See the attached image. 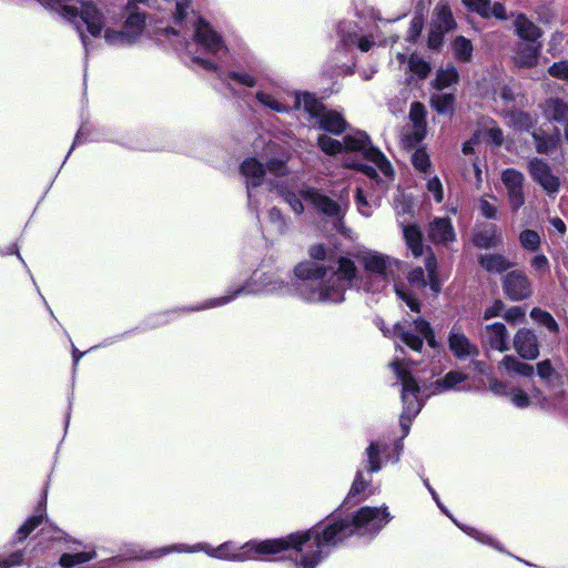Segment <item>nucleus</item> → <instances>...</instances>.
Masks as SVG:
<instances>
[{
    "instance_id": "obj_1",
    "label": "nucleus",
    "mask_w": 568,
    "mask_h": 568,
    "mask_svg": "<svg viewBox=\"0 0 568 568\" xmlns=\"http://www.w3.org/2000/svg\"><path fill=\"white\" fill-rule=\"evenodd\" d=\"M43 8L55 12L78 32L85 54L91 50V38L103 39L109 45H132L145 28V14L131 11L121 30L116 18L104 10L101 0H37Z\"/></svg>"
},
{
    "instance_id": "obj_2",
    "label": "nucleus",
    "mask_w": 568,
    "mask_h": 568,
    "mask_svg": "<svg viewBox=\"0 0 568 568\" xmlns=\"http://www.w3.org/2000/svg\"><path fill=\"white\" fill-rule=\"evenodd\" d=\"M392 519L388 508L362 507L352 519L332 517L325 526H314L305 531L294 532L297 540L300 559L297 568H316L331 549L352 535L374 537Z\"/></svg>"
},
{
    "instance_id": "obj_3",
    "label": "nucleus",
    "mask_w": 568,
    "mask_h": 568,
    "mask_svg": "<svg viewBox=\"0 0 568 568\" xmlns=\"http://www.w3.org/2000/svg\"><path fill=\"white\" fill-rule=\"evenodd\" d=\"M314 261L300 263L294 268L301 281L300 297L312 303H341L356 276L354 261L346 256H333L324 245L311 247Z\"/></svg>"
},
{
    "instance_id": "obj_4",
    "label": "nucleus",
    "mask_w": 568,
    "mask_h": 568,
    "mask_svg": "<svg viewBox=\"0 0 568 568\" xmlns=\"http://www.w3.org/2000/svg\"><path fill=\"white\" fill-rule=\"evenodd\" d=\"M294 534H291L284 538L265 539V540H250L236 547L232 541H226L217 547H212L207 542H197L189 546L186 544H176L169 547H164L154 551L156 557L168 555L171 552H205L207 556L227 561L244 562L250 560H257L262 556L277 555L287 549H294L298 552L297 540L294 538Z\"/></svg>"
},
{
    "instance_id": "obj_5",
    "label": "nucleus",
    "mask_w": 568,
    "mask_h": 568,
    "mask_svg": "<svg viewBox=\"0 0 568 568\" xmlns=\"http://www.w3.org/2000/svg\"><path fill=\"white\" fill-rule=\"evenodd\" d=\"M301 281L296 284L291 282L287 272L281 270L260 271L256 270L245 284L227 292V294L209 298L200 304L185 308L187 312H200L210 308L224 306L241 295H291L296 293L300 296Z\"/></svg>"
},
{
    "instance_id": "obj_6",
    "label": "nucleus",
    "mask_w": 568,
    "mask_h": 568,
    "mask_svg": "<svg viewBox=\"0 0 568 568\" xmlns=\"http://www.w3.org/2000/svg\"><path fill=\"white\" fill-rule=\"evenodd\" d=\"M358 263L364 268V275L357 280L358 287L371 293L381 292L399 274L403 263L377 251H363L357 255Z\"/></svg>"
},
{
    "instance_id": "obj_7",
    "label": "nucleus",
    "mask_w": 568,
    "mask_h": 568,
    "mask_svg": "<svg viewBox=\"0 0 568 568\" xmlns=\"http://www.w3.org/2000/svg\"><path fill=\"white\" fill-rule=\"evenodd\" d=\"M240 172L245 179L247 205L250 210L257 211L264 199L262 186L265 182L266 172L275 176L287 174V166L282 160H271L266 168L255 158L244 160L240 166Z\"/></svg>"
},
{
    "instance_id": "obj_8",
    "label": "nucleus",
    "mask_w": 568,
    "mask_h": 568,
    "mask_svg": "<svg viewBox=\"0 0 568 568\" xmlns=\"http://www.w3.org/2000/svg\"><path fill=\"white\" fill-rule=\"evenodd\" d=\"M294 108L301 112L311 125L333 134H341L346 130L347 123L342 113L326 108L315 95L304 92L294 95Z\"/></svg>"
},
{
    "instance_id": "obj_9",
    "label": "nucleus",
    "mask_w": 568,
    "mask_h": 568,
    "mask_svg": "<svg viewBox=\"0 0 568 568\" xmlns=\"http://www.w3.org/2000/svg\"><path fill=\"white\" fill-rule=\"evenodd\" d=\"M390 367L402 385L403 413L399 425L403 430V437H405L409 433L413 419L423 407V403L418 399L419 385L412 376L406 361L396 358L390 363Z\"/></svg>"
},
{
    "instance_id": "obj_10",
    "label": "nucleus",
    "mask_w": 568,
    "mask_h": 568,
    "mask_svg": "<svg viewBox=\"0 0 568 568\" xmlns=\"http://www.w3.org/2000/svg\"><path fill=\"white\" fill-rule=\"evenodd\" d=\"M331 195L311 185L301 187V196L318 214L331 219L333 222H342L349 206V190L343 187L338 192L331 191Z\"/></svg>"
},
{
    "instance_id": "obj_11",
    "label": "nucleus",
    "mask_w": 568,
    "mask_h": 568,
    "mask_svg": "<svg viewBox=\"0 0 568 568\" xmlns=\"http://www.w3.org/2000/svg\"><path fill=\"white\" fill-rule=\"evenodd\" d=\"M339 42L336 47L334 60H336V73L338 75L352 74L355 63L353 58L348 61H341L339 55L351 52L353 48H358L362 52H367L375 41L363 33L361 27L352 21H343L338 24Z\"/></svg>"
},
{
    "instance_id": "obj_12",
    "label": "nucleus",
    "mask_w": 568,
    "mask_h": 568,
    "mask_svg": "<svg viewBox=\"0 0 568 568\" xmlns=\"http://www.w3.org/2000/svg\"><path fill=\"white\" fill-rule=\"evenodd\" d=\"M394 334L415 352L422 351L424 339L428 343L429 347H437V341L430 324L420 317L413 320L412 323L407 321L397 323L394 326Z\"/></svg>"
},
{
    "instance_id": "obj_13",
    "label": "nucleus",
    "mask_w": 568,
    "mask_h": 568,
    "mask_svg": "<svg viewBox=\"0 0 568 568\" xmlns=\"http://www.w3.org/2000/svg\"><path fill=\"white\" fill-rule=\"evenodd\" d=\"M343 150L361 152L363 156L375 164L385 176L393 175V169L386 156L375 148L364 131H354L343 138Z\"/></svg>"
},
{
    "instance_id": "obj_14",
    "label": "nucleus",
    "mask_w": 568,
    "mask_h": 568,
    "mask_svg": "<svg viewBox=\"0 0 568 568\" xmlns=\"http://www.w3.org/2000/svg\"><path fill=\"white\" fill-rule=\"evenodd\" d=\"M193 37L195 41L211 54L225 55L227 52V47L221 34L202 18H196L193 23Z\"/></svg>"
},
{
    "instance_id": "obj_15",
    "label": "nucleus",
    "mask_w": 568,
    "mask_h": 568,
    "mask_svg": "<svg viewBox=\"0 0 568 568\" xmlns=\"http://www.w3.org/2000/svg\"><path fill=\"white\" fill-rule=\"evenodd\" d=\"M531 179L549 195H556L560 190V180L554 174L551 168L541 159L534 158L528 163Z\"/></svg>"
},
{
    "instance_id": "obj_16",
    "label": "nucleus",
    "mask_w": 568,
    "mask_h": 568,
    "mask_svg": "<svg viewBox=\"0 0 568 568\" xmlns=\"http://www.w3.org/2000/svg\"><path fill=\"white\" fill-rule=\"evenodd\" d=\"M448 347L458 361H467L479 355V347L466 336L458 324H454L449 331Z\"/></svg>"
},
{
    "instance_id": "obj_17",
    "label": "nucleus",
    "mask_w": 568,
    "mask_h": 568,
    "mask_svg": "<svg viewBox=\"0 0 568 568\" xmlns=\"http://www.w3.org/2000/svg\"><path fill=\"white\" fill-rule=\"evenodd\" d=\"M501 181L507 190L508 202L511 211L517 212L525 203L523 173L515 169H506L501 173Z\"/></svg>"
},
{
    "instance_id": "obj_18",
    "label": "nucleus",
    "mask_w": 568,
    "mask_h": 568,
    "mask_svg": "<svg viewBox=\"0 0 568 568\" xmlns=\"http://www.w3.org/2000/svg\"><path fill=\"white\" fill-rule=\"evenodd\" d=\"M503 287L505 294L511 301H523L531 295V285L521 271H511L503 278Z\"/></svg>"
},
{
    "instance_id": "obj_19",
    "label": "nucleus",
    "mask_w": 568,
    "mask_h": 568,
    "mask_svg": "<svg viewBox=\"0 0 568 568\" xmlns=\"http://www.w3.org/2000/svg\"><path fill=\"white\" fill-rule=\"evenodd\" d=\"M297 92H286L282 94L280 92L270 93L264 90H258L255 93V99L261 105L276 113H290L293 110L296 111L294 108V95Z\"/></svg>"
},
{
    "instance_id": "obj_20",
    "label": "nucleus",
    "mask_w": 568,
    "mask_h": 568,
    "mask_svg": "<svg viewBox=\"0 0 568 568\" xmlns=\"http://www.w3.org/2000/svg\"><path fill=\"white\" fill-rule=\"evenodd\" d=\"M514 348L524 359H535L539 355V343L532 329L520 328L514 336Z\"/></svg>"
},
{
    "instance_id": "obj_21",
    "label": "nucleus",
    "mask_w": 568,
    "mask_h": 568,
    "mask_svg": "<svg viewBox=\"0 0 568 568\" xmlns=\"http://www.w3.org/2000/svg\"><path fill=\"white\" fill-rule=\"evenodd\" d=\"M471 242L480 250H490L501 245L503 237L497 225L486 223L474 230Z\"/></svg>"
},
{
    "instance_id": "obj_22",
    "label": "nucleus",
    "mask_w": 568,
    "mask_h": 568,
    "mask_svg": "<svg viewBox=\"0 0 568 568\" xmlns=\"http://www.w3.org/2000/svg\"><path fill=\"white\" fill-rule=\"evenodd\" d=\"M166 10L172 13L175 27L168 29L174 36H180L184 29V22L189 13L193 12L192 0H160Z\"/></svg>"
},
{
    "instance_id": "obj_23",
    "label": "nucleus",
    "mask_w": 568,
    "mask_h": 568,
    "mask_svg": "<svg viewBox=\"0 0 568 568\" xmlns=\"http://www.w3.org/2000/svg\"><path fill=\"white\" fill-rule=\"evenodd\" d=\"M463 4L471 12L479 14L481 18L489 19L491 17L498 20H507L506 8L500 2H491L490 0H462Z\"/></svg>"
},
{
    "instance_id": "obj_24",
    "label": "nucleus",
    "mask_w": 568,
    "mask_h": 568,
    "mask_svg": "<svg viewBox=\"0 0 568 568\" xmlns=\"http://www.w3.org/2000/svg\"><path fill=\"white\" fill-rule=\"evenodd\" d=\"M428 237L434 243L447 244L454 242L456 234L448 217H435L428 227Z\"/></svg>"
},
{
    "instance_id": "obj_25",
    "label": "nucleus",
    "mask_w": 568,
    "mask_h": 568,
    "mask_svg": "<svg viewBox=\"0 0 568 568\" xmlns=\"http://www.w3.org/2000/svg\"><path fill=\"white\" fill-rule=\"evenodd\" d=\"M541 44L536 42H520L517 45L514 61L517 65L523 68H532L538 63Z\"/></svg>"
},
{
    "instance_id": "obj_26",
    "label": "nucleus",
    "mask_w": 568,
    "mask_h": 568,
    "mask_svg": "<svg viewBox=\"0 0 568 568\" xmlns=\"http://www.w3.org/2000/svg\"><path fill=\"white\" fill-rule=\"evenodd\" d=\"M484 338L486 343L500 353L509 349L508 332L503 323L496 322L485 327Z\"/></svg>"
},
{
    "instance_id": "obj_27",
    "label": "nucleus",
    "mask_w": 568,
    "mask_h": 568,
    "mask_svg": "<svg viewBox=\"0 0 568 568\" xmlns=\"http://www.w3.org/2000/svg\"><path fill=\"white\" fill-rule=\"evenodd\" d=\"M497 369L500 374L509 376L515 374L524 377H530L535 373L532 365L526 364L511 355L504 356V358L498 363Z\"/></svg>"
},
{
    "instance_id": "obj_28",
    "label": "nucleus",
    "mask_w": 568,
    "mask_h": 568,
    "mask_svg": "<svg viewBox=\"0 0 568 568\" xmlns=\"http://www.w3.org/2000/svg\"><path fill=\"white\" fill-rule=\"evenodd\" d=\"M387 443L384 440L372 442L366 448V470L369 474L378 473L382 467V457L387 450Z\"/></svg>"
},
{
    "instance_id": "obj_29",
    "label": "nucleus",
    "mask_w": 568,
    "mask_h": 568,
    "mask_svg": "<svg viewBox=\"0 0 568 568\" xmlns=\"http://www.w3.org/2000/svg\"><path fill=\"white\" fill-rule=\"evenodd\" d=\"M514 27L518 37L525 41L536 42L541 37L540 28L523 13L516 16Z\"/></svg>"
},
{
    "instance_id": "obj_30",
    "label": "nucleus",
    "mask_w": 568,
    "mask_h": 568,
    "mask_svg": "<svg viewBox=\"0 0 568 568\" xmlns=\"http://www.w3.org/2000/svg\"><path fill=\"white\" fill-rule=\"evenodd\" d=\"M266 231L274 236L281 237L290 230V219L286 217L277 207H272L267 212Z\"/></svg>"
},
{
    "instance_id": "obj_31",
    "label": "nucleus",
    "mask_w": 568,
    "mask_h": 568,
    "mask_svg": "<svg viewBox=\"0 0 568 568\" xmlns=\"http://www.w3.org/2000/svg\"><path fill=\"white\" fill-rule=\"evenodd\" d=\"M509 402L517 408H527L532 400H536L540 406L545 407L547 399L542 396L541 392L535 389L532 395L529 396L526 392L520 388L513 387L508 395Z\"/></svg>"
},
{
    "instance_id": "obj_32",
    "label": "nucleus",
    "mask_w": 568,
    "mask_h": 568,
    "mask_svg": "<svg viewBox=\"0 0 568 568\" xmlns=\"http://www.w3.org/2000/svg\"><path fill=\"white\" fill-rule=\"evenodd\" d=\"M479 265L488 273H503L511 267V263L503 254H480Z\"/></svg>"
},
{
    "instance_id": "obj_33",
    "label": "nucleus",
    "mask_w": 568,
    "mask_h": 568,
    "mask_svg": "<svg viewBox=\"0 0 568 568\" xmlns=\"http://www.w3.org/2000/svg\"><path fill=\"white\" fill-rule=\"evenodd\" d=\"M403 235L407 247L415 257L424 254L423 235L419 227L415 224L404 225Z\"/></svg>"
},
{
    "instance_id": "obj_34",
    "label": "nucleus",
    "mask_w": 568,
    "mask_h": 568,
    "mask_svg": "<svg viewBox=\"0 0 568 568\" xmlns=\"http://www.w3.org/2000/svg\"><path fill=\"white\" fill-rule=\"evenodd\" d=\"M45 507L42 503L36 509V514L29 517L17 530L18 541L24 540L37 527H39L44 518Z\"/></svg>"
},
{
    "instance_id": "obj_35",
    "label": "nucleus",
    "mask_w": 568,
    "mask_h": 568,
    "mask_svg": "<svg viewBox=\"0 0 568 568\" xmlns=\"http://www.w3.org/2000/svg\"><path fill=\"white\" fill-rule=\"evenodd\" d=\"M544 113L548 119L561 122L568 119V105L558 98H550L544 103Z\"/></svg>"
},
{
    "instance_id": "obj_36",
    "label": "nucleus",
    "mask_w": 568,
    "mask_h": 568,
    "mask_svg": "<svg viewBox=\"0 0 568 568\" xmlns=\"http://www.w3.org/2000/svg\"><path fill=\"white\" fill-rule=\"evenodd\" d=\"M536 151L538 153L548 154L556 149L559 142L558 132L555 134H546L544 131H535L531 133Z\"/></svg>"
},
{
    "instance_id": "obj_37",
    "label": "nucleus",
    "mask_w": 568,
    "mask_h": 568,
    "mask_svg": "<svg viewBox=\"0 0 568 568\" xmlns=\"http://www.w3.org/2000/svg\"><path fill=\"white\" fill-rule=\"evenodd\" d=\"M530 317L540 326H544L549 333H558L559 326L554 316L539 307H534Z\"/></svg>"
},
{
    "instance_id": "obj_38",
    "label": "nucleus",
    "mask_w": 568,
    "mask_h": 568,
    "mask_svg": "<svg viewBox=\"0 0 568 568\" xmlns=\"http://www.w3.org/2000/svg\"><path fill=\"white\" fill-rule=\"evenodd\" d=\"M455 27V20L453 18L452 11L447 7H440L437 9L436 18L434 20L433 28L440 32H448L453 30Z\"/></svg>"
},
{
    "instance_id": "obj_39",
    "label": "nucleus",
    "mask_w": 568,
    "mask_h": 568,
    "mask_svg": "<svg viewBox=\"0 0 568 568\" xmlns=\"http://www.w3.org/2000/svg\"><path fill=\"white\" fill-rule=\"evenodd\" d=\"M457 80L458 72L456 68L453 65H447L445 69H440L437 71L434 87L437 90H444L445 88L450 87L453 83H456Z\"/></svg>"
},
{
    "instance_id": "obj_40",
    "label": "nucleus",
    "mask_w": 568,
    "mask_h": 568,
    "mask_svg": "<svg viewBox=\"0 0 568 568\" xmlns=\"http://www.w3.org/2000/svg\"><path fill=\"white\" fill-rule=\"evenodd\" d=\"M466 379L467 375L465 373L459 371H450L443 378L435 382L436 389L438 392L449 390Z\"/></svg>"
},
{
    "instance_id": "obj_41",
    "label": "nucleus",
    "mask_w": 568,
    "mask_h": 568,
    "mask_svg": "<svg viewBox=\"0 0 568 568\" xmlns=\"http://www.w3.org/2000/svg\"><path fill=\"white\" fill-rule=\"evenodd\" d=\"M454 57L462 61L468 62L473 55V44L465 37H457L453 42Z\"/></svg>"
},
{
    "instance_id": "obj_42",
    "label": "nucleus",
    "mask_w": 568,
    "mask_h": 568,
    "mask_svg": "<svg viewBox=\"0 0 568 568\" xmlns=\"http://www.w3.org/2000/svg\"><path fill=\"white\" fill-rule=\"evenodd\" d=\"M521 247L526 251L536 252L541 244V237L535 230L526 229L518 236Z\"/></svg>"
},
{
    "instance_id": "obj_43",
    "label": "nucleus",
    "mask_w": 568,
    "mask_h": 568,
    "mask_svg": "<svg viewBox=\"0 0 568 568\" xmlns=\"http://www.w3.org/2000/svg\"><path fill=\"white\" fill-rule=\"evenodd\" d=\"M95 556L94 551H82L77 554H63L60 557V565L64 568H71L73 566L84 564L93 559Z\"/></svg>"
},
{
    "instance_id": "obj_44",
    "label": "nucleus",
    "mask_w": 568,
    "mask_h": 568,
    "mask_svg": "<svg viewBox=\"0 0 568 568\" xmlns=\"http://www.w3.org/2000/svg\"><path fill=\"white\" fill-rule=\"evenodd\" d=\"M425 116H426L425 106L419 102L412 103L410 110H409V119L414 124L416 133L425 130V125H426Z\"/></svg>"
},
{
    "instance_id": "obj_45",
    "label": "nucleus",
    "mask_w": 568,
    "mask_h": 568,
    "mask_svg": "<svg viewBox=\"0 0 568 568\" xmlns=\"http://www.w3.org/2000/svg\"><path fill=\"white\" fill-rule=\"evenodd\" d=\"M546 385L551 390L555 398H564L568 394V382L560 373L552 376Z\"/></svg>"
},
{
    "instance_id": "obj_46",
    "label": "nucleus",
    "mask_w": 568,
    "mask_h": 568,
    "mask_svg": "<svg viewBox=\"0 0 568 568\" xmlns=\"http://www.w3.org/2000/svg\"><path fill=\"white\" fill-rule=\"evenodd\" d=\"M454 95L450 93H437L432 97V106L439 113L446 114L452 111Z\"/></svg>"
},
{
    "instance_id": "obj_47",
    "label": "nucleus",
    "mask_w": 568,
    "mask_h": 568,
    "mask_svg": "<svg viewBox=\"0 0 568 568\" xmlns=\"http://www.w3.org/2000/svg\"><path fill=\"white\" fill-rule=\"evenodd\" d=\"M459 528L478 542L489 545L490 547L497 549L498 551H504L503 547L499 545L498 541H496L490 536L477 530L476 528L468 526H459Z\"/></svg>"
},
{
    "instance_id": "obj_48",
    "label": "nucleus",
    "mask_w": 568,
    "mask_h": 568,
    "mask_svg": "<svg viewBox=\"0 0 568 568\" xmlns=\"http://www.w3.org/2000/svg\"><path fill=\"white\" fill-rule=\"evenodd\" d=\"M317 144L321 150L328 155H335L343 151V143L341 141L325 134L318 136Z\"/></svg>"
},
{
    "instance_id": "obj_49",
    "label": "nucleus",
    "mask_w": 568,
    "mask_h": 568,
    "mask_svg": "<svg viewBox=\"0 0 568 568\" xmlns=\"http://www.w3.org/2000/svg\"><path fill=\"white\" fill-rule=\"evenodd\" d=\"M408 65L410 71L418 75L420 79H425L430 72L429 63L417 54L410 55Z\"/></svg>"
},
{
    "instance_id": "obj_50",
    "label": "nucleus",
    "mask_w": 568,
    "mask_h": 568,
    "mask_svg": "<svg viewBox=\"0 0 568 568\" xmlns=\"http://www.w3.org/2000/svg\"><path fill=\"white\" fill-rule=\"evenodd\" d=\"M369 485H371V480L366 479L364 477V471L361 469L357 470L354 481H353L349 493H348V498L355 497V496L362 494L363 491H365L368 488Z\"/></svg>"
},
{
    "instance_id": "obj_51",
    "label": "nucleus",
    "mask_w": 568,
    "mask_h": 568,
    "mask_svg": "<svg viewBox=\"0 0 568 568\" xmlns=\"http://www.w3.org/2000/svg\"><path fill=\"white\" fill-rule=\"evenodd\" d=\"M227 78L247 88H254L257 84L256 78L246 71H231Z\"/></svg>"
},
{
    "instance_id": "obj_52",
    "label": "nucleus",
    "mask_w": 568,
    "mask_h": 568,
    "mask_svg": "<svg viewBox=\"0 0 568 568\" xmlns=\"http://www.w3.org/2000/svg\"><path fill=\"white\" fill-rule=\"evenodd\" d=\"M282 195L294 213L302 214L304 212V204L302 202L304 199L301 196V190L298 194L287 191L283 192Z\"/></svg>"
},
{
    "instance_id": "obj_53",
    "label": "nucleus",
    "mask_w": 568,
    "mask_h": 568,
    "mask_svg": "<svg viewBox=\"0 0 568 568\" xmlns=\"http://www.w3.org/2000/svg\"><path fill=\"white\" fill-rule=\"evenodd\" d=\"M412 162L415 169L420 172H426L430 166L429 156L423 149H418L413 153Z\"/></svg>"
},
{
    "instance_id": "obj_54",
    "label": "nucleus",
    "mask_w": 568,
    "mask_h": 568,
    "mask_svg": "<svg viewBox=\"0 0 568 568\" xmlns=\"http://www.w3.org/2000/svg\"><path fill=\"white\" fill-rule=\"evenodd\" d=\"M425 267L428 275V281L434 292L439 291V283L436 278V258L433 254L428 255L425 261Z\"/></svg>"
},
{
    "instance_id": "obj_55",
    "label": "nucleus",
    "mask_w": 568,
    "mask_h": 568,
    "mask_svg": "<svg viewBox=\"0 0 568 568\" xmlns=\"http://www.w3.org/2000/svg\"><path fill=\"white\" fill-rule=\"evenodd\" d=\"M537 375L547 383L552 376H555L558 372H556L551 365L549 359L541 361L536 366Z\"/></svg>"
},
{
    "instance_id": "obj_56",
    "label": "nucleus",
    "mask_w": 568,
    "mask_h": 568,
    "mask_svg": "<svg viewBox=\"0 0 568 568\" xmlns=\"http://www.w3.org/2000/svg\"><path fill=\"white\" fill-rule=\"evenodd\" d=\"M427 191L433 194L435 201L440 203L444 199L443 185L437 176H434L427 182Z\"/></svg>"
},
{
    "instance_id": "obj_57",
    "label": "nucleus",
    "mask_w": 568,
    "mask_h": 568,
    "mask_svg": "<svg viewBox=\"0 0 568 568\" xmlns=\"http://www.w3.org/2000/svg\"><path fill=\"white\" fill-rule=\"evenodd\" d=\"M408 282L414 287H425L427 282L425 278L424 270L422 267H415L414 270H412L408 274Z\"/></svg>"
},
{
    "instance_id": "obj_58",
    "label": "nucleus",
    "mask_w": 568,
    "mask_h": 568,
    "mask_svg": "<svg viewBox=\"0 0 568 568\" xmlns=\"http://www.w3.org/2000/svg\"><path fill=\"white\" fill-rule=\"evenodd\" d=\"M548 72L551 77L561 79V80H568V61H560L554 63L549 69Z\"/></svg>"
},
{
    "instance_id": "obj_59",
    "label": "nucleus",
    "mask_w": 568,
    "mask_h": 568,
    "mask_svg": "<svg viewBox=\"0 0 568 568\" xmlns=\"http://www.w3.org/2000/svg\"><path fill=\"white\" fill-rule=\"evenodd\" d=\"M23 560L22 551H14L7 557L0 556V568H11L20 565Z\"/></svg>"
},
{
    "instance_id": "obj_60",
    "label": "nucleus",
    "mask_w": 568,
    "mask_h": 568,
    "mask_svg": "<svg viewBox=\"0 0 568 568\" xmlns=\"http://www.w3.org/2000/svg\"><path fill=\"white\" fill-rule=\"evenodd\" d=\"M488 383L490 392L495 395L508 397L510 388L504 382H500L495 377H488Z\"/></svg>"
},
{
    "instance_id": "obj_61",
    "label": "nucleus",
    "mask_w": 568,
    "mask_h": 568,
    "mask_svg": "<svg viewBox=\"0 0 568 568\" xmlns=\"http://www.w3.org/2000/svg\"><path fill=\"white\" fill-rule=\"evenodd\" d=\"M530 264L531 267L540 274H544L549 271V261L544 254L535 255L531 258Z\"/></svg>"
},
{
    "instance_id": "obj_62",
    "label": "nucleus",
    "mask_w": 568,
    "mask_h": 568,
    "mask_svg": "<svg viewBox=\"0 0 568 568\" xmlns=\"http://www.w3.org/2000/svg\"><path fill=\"white\" fill-rule=\"evenodd\" d=\"M356 203H357V210L358 212L368 217L372 214L371 205L366 197L363 194V191L361 189H357L356 191Z\"/></svg>"
},
{
    "instance_id": "obj_63",
    "label": "nucleus",
    "mask_w": 568,
    "mask_h": 568,
    "mask_svg": "<svg viewBox=\"0 0 568 568\" xmlns=\"http://www.w3.org/2000/svg\"><path fill=\"white\" fill-rule=\"evenodd\" d=\"M525 316V311L520 306H513L503 314V317L510 324L519 322Z\"/></svg>"
},
{
    "instance_id": "obj_64",
    "label": "nucleus",
    "mask_w": 568,
    "mask_h": 568,
    "mask_svg": "<svg viewBox=\"0 0 568 568\" xmlns=\"http://www.w3.org/2000/svg\"><path fill=\"white\" fill-rule=\"evenodd\" d=\"M479 210L486 219H489V220L496 219L497 209L495 205L489 203L486 199H480Z\"/></svg>"
}]
</instances>
